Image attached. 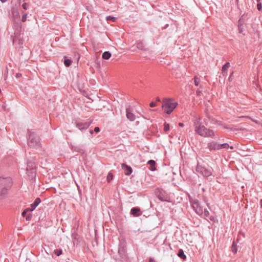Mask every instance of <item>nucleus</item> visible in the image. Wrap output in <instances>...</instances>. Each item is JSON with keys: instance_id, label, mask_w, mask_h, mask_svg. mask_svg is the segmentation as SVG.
Wrapping results in <instances>:
<instances>
[{"instance_id": "nucleus-1", "label": "nucleus", "mask_w": 262, "mask_h": 262, "mask_svg": "<svg viewBox=\"0 0 262 262\" xmlns=\"http://www.w3.org/2000/svg\"><path fill=\"white\" fill-rule=\"evenodd\" d=\"M195 131L201 136L213 138L215 136L213 130L206 128L209 124L224 126L223 122L215 119L213 116H196L193 119Z\"/></svg>"}, {"instance_id": "nucleus-2", "label": "nucleus", "mask_w": 262, "mask_h": 262, "mask_svg": "<svg viewBox=\"0 0 262 262\" xmlns=\"http://www.w3.org/2000/svg\"><path fill=\"white\" fill-rule=\"evenodd\" d=\"M12 181L10 177H0V199H3L12 186Z\"/></svg>"}, {"instance_id": "nucleus-3", "label": "nucleus", "mask_w": 262, "mask_h": 262, "mask_svg": "<svg viewBox=\"0 0 262 262\" xmlns=\"http://www.w3.org/2000/svg\"><path fill=\"white\" fill-rule=\"evenodd\" d=\"M162 109L164 113L170 114L178 105V102L172 98H164L162 101Z\"/></svg>"}, {"instance_id": "nucleus-4", "label": "nucleus", "mask_w": 262, "mask_h": 262, "mask_svg": "<svg viewBox=\"0 0 262 262\" xmlns=\"http://www.w3.org/2000/svg\"><path fill=\"white\" fill-rule=\"evenodd\" d=\"M27 144L31 148L38 149L41 147L40 139L38 136L32 131V130L28 129L27 134Z\"/></svg>"}, {"instance_id": "nucleus-5", "label": "nucleus", "mask_w": 262, "mask_h": 262, "mask_svg": "<svg viewBox=\"0 0 262 262\" xmlns=\"http://www.w3.org/2000/svg\"><path fill=\"white\" fill-rule=\"evenodd\" d=\"M118 253L121 259L126 260L127 259L126 241L125 237L122 235L119 237Z\"/></svg>"}, {"instance_id": "nucleus-6", "label": "nucleus", "mask_w": 262, "mask_h": 262, "mask_svg": "<svg viewBox=\"0 0 262 262\" xmlns=\"http://www.w3.org/2000/svg\"><path fill=\"white\" fill-rule=\"evenodd\" d=\"M156 196L162 202H170V198L168 193L163 189L157 188L155 191Z\"/></svg>"}, {"instance_id": "nucleus-7", "label": "nucleus", "mask_w": 262, "mask_h": 262, "mask_svg": "<svg viewBox=\"0 0 262 262\" xmlns=\"http://www.w3.org/2000/svg\"><path fill=\"white\" fill-rule=\"evenodd\" d=\"M195 170L198 173L205 177H208L211 176L213 171L212 168H207L199 163L196 167Z\"/></svg>"}, {"instance_id": "nucleus-8", "label": "nucleus", "mask_w": 262, "mask_h": 262, "mask_svg": "<svg viewBox=\"0 0 262 262\" xmlns=\"http://www.w3.org/2000/svg\"><path fill=\"white\" fill-rule=\"evenodd\" d=\"M91 121L76 120L75 122L76 126L81 131L86 130L90 125Z\"/></svg>"}, {"instance_id": "nucleus-9", "label": "nucleus", "mask_w": 262, "mask_h": 262, "mask_svg": "<svg viewBox=\"0 0 262 262\" xmlns=\"http://www.w3.org/2000/svg\"><path fill=\"white\" fill-rule=\"evenodd\" d=\"M207 148H208L210 152L220 150V143L215 141H209L207 143Z\"/></svg>"}, {"instance_id": "nucleus-10", "label": "nucleus", "mask_w": 262, "mask_h": 262, "mask_svg": "<svg viewBox=\"0 0 262 262\" xmlns=\"http://www.w3.org/2000/svg\"><path fill=\"white\" fill-rule=\"evenodd\" d=\"M192 207L195 210V212L199 215H203V208L200 205V203L198 201L194 202L192 204Z\"/></svg>"}, {"instance_id": "nucleus-11", "label": "nucleus", "mask_w": 262, "mask_h": 262, "mask_svg": "<svg viewBox=\"0 0 262 262\" xmlns=\"http://www.w3.org/2000/svg\"><path fill=\"white\" fill-rule=\"evenodd\" d=\"M130 213L135 217H138L142 214V211L139 207H135L131 209Z\"/></svg>"}, {"instance_id": "nucleus-12", "label": "nucleus", "mask_w": 262, "mask_h": 262, "mask_svg": "<svg viewBox=\"0 0 262 262\" xmlns=\"http://www.w3.org/2000/svg\"><path fill=\"white\" fill-rule=\"evenodd\" d=\"M121 167L124 170L125 174L126 176H129L133 172L132 167L125 163H122L121 164Z\"/></svg>"}, {"instance_id": "nucleus-13", "label": "nucleus", "mask_w": 262, "mask_h": 262, "mask_svg": "<svg viewBox=\"0 0 262 262\" xmlns=\"http://www.w3.org/2000/svg\"><path fill=\"white\" fill-rule=\"evenodd\" d=\"M34 164V162H32L31 161L28 162L27 166V170L29 171L30 170L31 171V173L35 176L36 171L35 169Z\"/></svg>"}, {"instance_id": "nucleus-14", "label": "nucleus", "mask_w": 262, "mask_h": 262, "mask_svg": "<svg viewBox=\"0 0 262 262\" xmlns=\"http://www.w3.org/2000/svg\"><path fill=\"white\" fill-rule=\"evenodd\" d=\"M40 202L41 200L40 198H37L35 200L34 202L31 204V207L28 208V210H30L31 212L33 211L36 208V207L40 203Z\"/></svg>"}, {"instance_id": "nucleus-15", "label": "nucleus", "mask_w": 262, "mask_h": 262, "mask_svg": "<svg viewBox=\"0 0 262 262\" xmlns=\"http://www.w3.org/2000/svg\"><path fill=\"white\" fill-rule=\"evenodd\" d=\"M31 212L30 210H28V208L25 209L22 212L21 215L26 218V221H29L31 220L32 215L31 213L28 212Z\"/></svg>"}, {"instance_id": "nucleus-16", "label": "nucleus", "mask_w": 262, "mask_h": 262, "mask_svg": "<svg viewBox=\"0 0 262 262\" xmlns=\"http://www.w3.org/2000/svg\"><path fill=\"white\" fill-rule=\"evenodd\" d=\"M147 164L149 165V169L151 171H155L156 170V162L153 160H150L147 162Z\"/></svg>"}, {"instance_id": "nucleus-17", "label": "nucleus", "mask_w": 262, "mask_h": 262, "mask_svg": "<svg viewBox=\"0 0 262 262\" xmlns=\"http://www.w3.org/2000/svg\"><path fill=\"white\" fill-rule=\"evenodd\" d=\"M70 148L73 151H76L80 153L83 151V150L82 149V148L79 146L71 145Z\"/></svg>"}, {"instance_id": "nucleus-18", "label": "nucleus", "mask_w": 262, "mask_h": 262, "mask_svg": "<svg viewBox=\"0 0 262 262\" xmlns=\"http://www.w3.org/2000/svg\"><path fill=\"white\" fill-rule=\"evenodd\" d=\"M229 67L230 64L229 62L226 63L225 65L223 66L222 72L224 76H226L227 75V71Z\"/></svg>"}, {"instance_id": "nucleus-19", "label": "nucleus", "mask_w": 262, "mask_h": 262, "mask_svg": "<svg viewBox=\"0 0 262 262\" xmlns=\"http://www.w3.org/2000/svg\"><path fill=\"white\" fill-rule=\"evenodd\" d=\"M177 255L180 258L182 259L183 260H186V259L187 257H186V255L184 254L183 250L182 249H180L178 250V252L177 253Z\"/></svg>"}, {"instance_id": "nucleus-20", "label": "nucleus", "mask_w": 262, "mask_h": 262, "mask_svg": "<svg viewBox=\"0 0 262 262\" xmlns=\"http://www.w3.org/2000/svg\"><path fill=\"white\" fill-rule=\"evenodd\" d=\"M229 148H230L232 149H233V147L232 146H230L228 143H223V144L220 143V149H223V148L228 149Z\"/></svg>"}, {"instance_id": "nucleus-21", "label": "nucleus", "mask_w": 262, "mask_h": 262, "mask_svg": "<svg viewBox=\"0 0 262 262\" xmlns=\"http://www.w3.org/2000/svg\"><path fill=\"white\" fill-rule=\"evenodd\" d=\"M111 57V53L108 51L104 52L102 55V57L104 59H108Z\"/></svg>"}, {"instance_id": "nucleus-22", "label": "nucleus", "mask_w": 262, "mask_h": 262, "mask_svg": "<svg viewBox=\"0 0 262 262\" xmlns=\"http://www.w3.org/2000/svg\"><path fill=\"white\" fill-rule=\"evenodd\" d=\"M232 251L234 254L237 251V245L235 242H233L232 244Z\"/></svg>"}, {"instance_id": "nucleus-23", "label": "nucleus", "mask_w": 262, "mask_h": 262, "mask_svg": "<svg viewBox=\"0 0 262 262\" xmlns=\"http://www.w3.org/2000/svg\"><path fill=\"white\" fill-rule=\"evenodd\" d=\"M204 217L205 219H206L207 217H209V212L208 211V210L206 208H205L203 209V213Z\"/></svg>"}, {"instance_id": "nucleus-24", "label": "nucleus", "mask_w": 262, "mask_h": 262, "mask_svg": "<svg viewBox=\"0 0 262 262\" xmlns=\"http://www.w3.org/2000/svg\"><path fill=\"white\" fill-rule=\"evenodd\" d=\"M54 252L55 254L58 256L62 254V250L61 249H57L54 250Z\"/></svg>"}, {"instance_id": "nucleus-25", "label": "nucleus", "mask_w": 262, "mask_h": 262, "mask_svg": "<svg viewBox=\"0 0 262 262\" xmlns=\"http://www.w3.org/2000/svg\"><path fill=\"white\" fill-rule=\"evenodd\" d=\"M137 48L139 49L143 50L144 48V45L142 42H139L137 44Z\"/></svg>"}, {"instance_id": "nucleus-26", "label": "nucleus", "mask_w": 262, "mask_h": 262, "mask_svg": "<svg viewBox=\"0 0 262 262\" xmlns=\"http://www.w3.org/2000/svg\"><path fill=\"white\" fill-rule=\"evenodd\" d=\"M132 107L130 106L127 107L126 109V115H133L132 114Z\"/></svg>"}, {"instance_id": "nucleus-27", "label": "nucleus", "mask_w": 262, "mask_h": 262, "mask_svg": "<svg viewBox=\"0 0 262 262\" xmlns=\"http://www.w3.org/2000/svg\"><path fill=\"white\" fill-rule=\"evenodd\" d=\"M72 63V61L69 59H65L64 64L66 67H69Z\"/></svg>"}, {"instance_id": "nucleus-28", "label": "nucleus", "mask_w": 262, "mask_h": 262, "mask_svg": "<svg viewBox=\"0 0 262 262\" xmlns=\"http://www.w3.org/2000/svg\"><path fill=\"white\" fill-rule=\"evenodd\" d=\"M194 84L196 86H198L200 83V82L199 78L197 76H195L194 77Z\"/></svg>"}, {"instance_id": "nucleus-29", "label": "nucleus", "mask_w": 262, "mask_h": 262, "mask_svg": "<svg viewBox=\"0 0 262 262\" xmlns=\"http://www.w3.org/2000/svg\"><path fill=\"white\" fill-rule=\"evenodd\" d=\"M107 21H115L117 19V18L115 17H113V16H107L106 18Z\"/></svg>"}, {"instance_id": "nucleus-30", "label": "nucleus", "mask_w": 262, "mask_h": 262, "mask_svg": "<svg viewBox=\"0 0 262 262\" xmlns=\"http://www.w3.org/2000/svg\"><path fill=\"white\" fill-rule=\"evenodd\" d=\"M164 130L165 132H167L169 130V124L165 122L164 125Z\"/></svg>"}, {"instance_id": "nucleus-31", "label": "nucleus", "mask_w": 262, "mask_h": 262, "mask_svg": "<svg viewBox=\"0 0 262 262\" xmlns=\"http://www.w3.org/2000/svg\"><path fill=\"white\" fill-rule=\"evenodd\" d=\"M127 118L130 121H133L135 120V116H126Z\"/></svg>"}, {"instance_id": "nucleus-32", "label": "nucleus", "mask_w": 262, "mask_h": 262, "mask_svg": "<svg viewBox=\"0 0 262 262\" xmlns=\"http://www.w3.org/2000/svg\"><path fill=\"white\" fill-rule=\"evenodd\" d=\"M157 106V103H156V102L155 101H151L150 103H149V106L150 107H155Z\"/></svg>"}, {"instance_id": "nucleus-33", "label": "nucleus", "mask_w": 262, "mask_h": 262, "mask_svg": "<svg viewBox=\"0 0 262 262\" xmlns=\"http://www.w3.org/2000/svg\"><path fill=\"white\" fill-rule=\"evenodd\" d=\"M208 217L209 218V219L210 221H212L213 222H215V221H216L215 217L214 216H212V215L211 216H209V217Z\"/></svg>"}, {"instance_id": "nucleus-34", "label": "nucleus", "mask_w": 262, "mask_h": 262, "mask_svg": "<svg viewBox=\"0 0 262 262\" xmlns=\"http://www.w3.org/2000/svg\"><path fill=\"white\" fill-rule=\"evenodd\" d=\"M257 9L258 10H261L262 8V5L259 2H258L257 5Z\"/></svg>"}, {"instance_id": "nucleus-35", "label": "nucleus", "mask_w": 262, "mask_h": 262, "mask_svg": "<svg viewBox=\"0 0 262 262\" xmlns=\"http://www.w3.org/2000/svg\"><path fill=\"white\" fill-rule=\"evenodd\" d=\"M22 6L24 9L27 10L28 8V4L25 3L23 4Z\"/></svg>"}, {"instance_id": "nucleus-36", "label": "nucleus", "mask_w": 262, "mask_h": 262, "mask_svg": "<svg viewBox=\"0 0 262 262\" xmlns=\"http://www.w3.org/2000/svg\"><path fill=\"white\" fill-rule=\"evenodd\" d=\"M27 14H24L22 17V21L25 22L26 20L27 19Z\"/></svg>"}, {"instance_id": "nucleus-37", "label": "nucleus", "mask_w": 262, "mask_h": 262, "mask_svg": "<svg viewBox=\"0 0 262 262\" xmlns=\"http://www.w3.org/2000/svg\"><path fill=\"white\" fill-rule=\"evenodd\" d=\"M100 130V128L99 127L97 126L94 128V131L96 133H99Z\"/></svg>"}, {"instance_id": "nucleus-38", "label": "nucleus", "mask_w": 262, "mask_h": 262, "mask_svg": "<svg viewBox=\"0 0 262 262\" xmlns=\"http://www.w3.org/2000/svg\"><path fill=\"white\" fill-rule=\"evenodd\" d=\"M155 102H156V103H157L158 102H161L162 101L161 100L160 98L159 97H157L155 99Z\"/></svg>"}, {"instance_id": "nucleus-39", "label": "nucleus", "mask_w": 262, "mask_h": 262, "mask_svg": "<svg viewBox=\"0 0 262 262\" xmlns=\"http://www.w3.org/2000/svg\"><path fill=\"white\" fill-rule=\"evenodd\" d=\"M202 91L200 90H198L196 91V94L198 95V96H200L202 94Z\"/></svg>"}, {"instance_id": "nucleus-40", "label": "nucleus", "mask_w": 262, "mask_h": 262, "mask_svg": "<svg viewBox=\"0 0 262 262\" xmlns=\"http://www.w3.org/2000/svg\"><path fill=\"white\" fill-rule=\"evenodd\" d=\"M110 176H111V177L112 178L113 177V175L111 174V173H109L108 176H107V180L109 182L110 181Z\"/></svg>"}, {"instance_id": "nucleus-41", "label": "nucleus", "mask_w": 262, "mask_h": 262, "mask_svg": "<svg viewBox=\"0 0 262 262\" xmlns=\"http://www.w3.org/2000/svg\"><path fill=\"white\" fill-rule=\"evenodd\" d=\"M249 118H250L251 119H252L253 121L255 122L257 124H259L260 122L259 121H257V120H253L251 117H249Z\"/></svg>"}, {"instance_id": "nucleus-42", "label": "nucleus", "mask_w": 262, "mask_h": 262, "mask_svg": "<svg viewBox=\"0 0 262 262\" xmlns=\"http://www.w3.org/2000/svg\"><path fill=\"white\" fill-rule=\"evenodd\" d=\"M179 125L180 126L183 127V126H184V124H183V123H179Z\"/></svg>"}, {"instance_id": "nucleus-43", "label": "nucleus", "mask_w": 262, "mask_h": 262, "mask_svg": "<svg viewBox=\"0 0 262 262\" xmlns=\"http://www.w3.org/2000/svg\"><path fill=\"white\" fill-rule=\"evenodd\" d=\"M149 262H155V260L152 258H150Z\"/></svg>"}, {"instance_id": "nucleus-44", "label": "nucleus", "mask_w": 262, "mask_h": 262, "mask_svg": "<svg viewBox=\"0 0 262 262\" xmlns=\"http://www.w3.org/2000/svg\"><path fill=\"white\" fill-rule=\"evenodd\" d=\"M260 205L261 208H262V199H261L260 200Z\"/></svg>"}, {"instance_id": "nucleus-45", "label": "nucleus", "mask_w": 262, "mask_h": 262, "mask_svg": "<svg viewBox=\"0 0 262 262\" xmlns=\"http://www.w3.org/2000/svg\"><path fill=\"white\" fill-rule=\"evenodd\" d=\"M93 132H94V131H93V130H90V134H92V135L93 134Z\"/></svg>"}, {"instance_id": "nucleus-46", "label": "nucleus", "mask_w": 262, "mask_h": 262, "mask_svg": "<svg viewBox=\"0 0 262 262\" xmlns=\"http://www.w3.org/2000/svg\"><path fill=\"white\" fill-rule=\"evenodd\" d=\"M246 116H242L241 117H246Z\"/></svg>"}, {"instance_id": "nucleus-47", "label": "nucleus", "mask_w": 262, "mask_h": 262, "mask_svg": "<svg viewBox=\"0 0 262 262\" xmlns=\"http://www.w3.org/2000/svg\"><path fill=\"white\" fill-rule=\"evenodd\" d=\"M257 2H260V0H257Z\"/></svg>"}]
</instances>
